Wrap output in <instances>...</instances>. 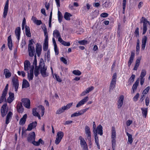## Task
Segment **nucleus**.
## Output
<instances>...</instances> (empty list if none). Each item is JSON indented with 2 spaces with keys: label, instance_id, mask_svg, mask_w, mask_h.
<instances>
[{
  "label": "nucleus",
  "instance_id": "nucleus-62",
  "mask_svg": "<svg viewBox=\"0 0 150 150\" xmlns=\"http://www.w3.org/2000/svg\"><path fill=\"white\" fill-rule=\"evenodd\" d=\"M126 0H123L122 3V8L124 10L125 9Z\"/></svg>",
  "mask_w": 150,
  "mask_h": 150
},
{
  "label": "nucleus",
  "instance_id": "nucleus-26",
  "mask_svg": "<svg viewBox=\"0 0 150 150\" xmlns=\"http://www.w3.org/2000/svg\"><path fill=\"white\" fill-rule=\"evenodd\" d=\"M97 131V133L101 136L103 135V127L101 125H99L96 129Z\"/></svg>",
  "mask_w": 150,
  "mask_h": 150
},
{
  "label": "nucleus",
  "instance_id": "nucleus-49",
  "mask_svg": "<svg viewBox=\"0 0 150 150\" xmlns=\"http://www.w3.org/2000/svg\"><path fill=\"white\" fill-rule=\"evenodd\" d=\"M149 89L150 87L149 86L147 87L143 91L142 94H146L149 91Z\"/></svg>",
  "mask_w": 150,
  "mask_h": 150
},
{
  "label": "nucleus",
  "instance_id": "nucleus-15",
  "mask_svg": "<svg viewBox=\"0 0 150 150\" xmlns=\"http://www.w3.org/2000/svg\"><path fill=\"white\" fill-rule=\"evenodd\" d=\"M42 47L41 45L37 43L36 45V52L38 56L39 57L41 54Z\"/></svg>",
  "mask_w": 150,
  "mask_h": 150
},
{
  "label": "nucleus",
  "instance_id": "nucleus-28",
  "mask_svg": "<svg viewBox=\"0 0 150 150\" xmlns=\"http://www.w3.org/2000/svg\"><path fill=\"white\" fill-rule=\"evenodd\" d=\"M30 66V63L28 60H26L24 62V70L28 71L29 69V67Z\"/></svg>",
  "mask_w": 150,
  "mask_h": 150
},
{
  "label": "nucleus",
  "instance_id": "nucleus-41",
  "mask_svg": "<svg viewBox=\"0 0 150 150\" xmlns=\"http://www.w3.org/2000/svg\"><path fill=\"white\" fill-rule=\"evenodd\" d=\"M58 17L59 21L61 23L63 18V16L62 13L59 11H58Z\"/></svg>",
  "mask_w": 150,
  "mask_h": 150
},
{
  "label": "nucleus",
  "instance_id": "nucleus-47",
  "mask_svg": "<svg viewBox=\"0 0 150 150\" xmlns=\"http://www.w3.org/2000/svg\"><path fill=\"white\" fill-rule=\"evenodd\" d=\"M135 78V75L134 74H132L129 80L128 81L130 83H132L133 82Z\"/></svg>",
  "mask_w": 150,
  "mask_h": 150
},
{
  "label": "nucleus",
  "instance_id": "nucleus-2",
  "mask_svg": "<svg viewBox=\"0 0 150 150\" xmlns=\"http://www.w3.org/2000/svg\"><path fill=\"white\" fill-rule=\"evenodd\" d=\"M140 23H143V27L141 28V29H143L142 34L144 35L146 33L148 29V28L150 27V23L146 18L144 17H142L140 19Z\"/></svg>",
  "mask_w": 150,
  "mask_h": 150
},
{
  "label": "nucleus",
  "instance_id": "nucleus-63",
  "mask_svg": "<svg viewBox=\"0 0 150 150\" xmlns=\"http://www.w3.org/2000/svg\"><path fill=\"white\" fill-rule=\"evenodd\" d=\"M108 14L106 13H103L100 14V16L103 17H107Z\"/></svg>",
  "mask_w": 150,
  "mask_h": 150
},
{
  "label": "nucleus",
  "instance_id": "nucleus-20",
  "mask_svg": "<svg viewBox=\"0 0 150 150\" xmlns=\"http://www.w3.org/2000/svg\"><path fill=\"white\" fill-rule=\"evenodd\" d=\"M139 78H138L136 80L135 83L133 85L132 88V90L133 91L132 93H134L135 91L137 89V88L139 85Z\"/></svg>",
  "mask_w": 150,
  "mask_h": 150
},
{
  "label": "nucleus",
  "instance_id": "nucleus-60",
  "mask_svg": "<svg viewBox=\"0 0 150 150\" xmlns=\"http://www.w3.org/2000/svg\"><path fill=\"white\" fill-rule=\"evenodd\" d=\"M139 93H137L136 95L133 97V100L134 101H136L137 100L139 97Z\"/></svg>",
  "mask_w": 150,
  "mask_h": 150
},
{
  "label": "nucleus",
  "instance_id": "nucleus-53",
  "mask_svg": "<svg viewBox=\"0 0 150 150\" xmlns=\"http://www.w3.org/2000/svg\"><path fill=\"white\" fill-rule=\"evenodd\" d=\"M134 33L135 34L136 37H139V28L137 27L136 28L135 32Z\"/></svg>",
  "mask_w": 150,
  "mask_h": 150
},
{
  "label": "nucleus",
  "instance_id": "nucleus-8",
  "mask_svg": "<svg viewBox=\"0 0 150 150\" xmlns=\"http://www.w3.org/2000/svg\"><path fill=\"white\" fill-rule=\"evenodd\" d=\"M37 125V123L36 121L32 122L31 123H30L28 125V127L27 129L24 131L23 129L22 131V134H23V133L25 132V131H31L33 129L35 128Z\"/></svg>",
  "mask_w": 150,
  "mask_h": 150
},
{
  "label": "nucleus",
  "instance_id": "nucleus-4",
  "mask_svg": "<svg viewBox=\"0 0 150 150\" xmlns=\"http://www.w3.org/2000/svg\"><path fill=\"white\" fill-rule=\"evenodd\" d=\"M117 74L115 73L113 74L111 81L109 87L110 91L113 90L115 86L116 81Z\"/></svg>",
  "mask_w": 150,
  "mask_h": 150
},
{
  "label": "nucleus",
  "instance_id": "nucleus-42",
  "mask_svg": "<svg viewBox=\"0 0 150 150\" xmlns=\"http://www.w3.org/2000/svg\"><path fill=\"white\" fill-rule=\"evenodd\" d=\"M116 132L115 128L113 127L112 128V139H115Z\"/></svg>",
  "mask_w": 150,
  "mask_h": 150
},
{
  "label": "nucleus",
  "instance_id": "nucleus-48",
  "mask_svg": "<svg viewBox=\"0 0 150 150\" xmlns=\"http://www.w3.org/2000/svg\"><path fill=\"white\" fill-rule=\"evenodd\" d=\"M36 54H35V55H34L35 58L34 59V61H33V65L32 66V68L33 67H34V66H35V67H37V60L36 59Z\"/></svg>",
  "mask_w": 150,
  "mask_h": 150
},
{
  "label": "nucleus",
  "instance_id": "nucleus-18",
  "mask_svg": "<svg viewBox=\"0 0 150 150\" xmlns=\"http://www.w3.org/2000/svg\"><path fill=\"white\" fill-rule=\"evenodd\" d=\"M135 54L133 52H131L130 57L129 58L128 62V65L129 67H130L133 62L134 59V57Z\"/></svg>",
  "mask_w": 150,
  "mask_h": 150
},
{
  "label": "nucleus",
  "instance_id": "nucleus-12",
  "mask_svg": "<svg viewBox=\"0 0 150 150\" xmlns=\"http://www.w3.org/2000/svg\"><path fill=\"white\" fill-rule=\"evenodd\" d=\"M124 96L122 95H121L118 98L117 101V108L120 109L122 106L124 100Z\"/></svg>",
  "mask_w": 150,
  "mask_h": 150
},
{
  "label": "nucleus",
  "instance_id": "nucleus-16",
  "mask_svg": "<svg viewBox=\"0 0 150 150\" xmlns=\"http://www.w3.org/2000/svg\"><path fill=\"white\" fill-rule=\"evenodd\" d=\"M17 110L19 113H21L23 112L24 108L21 103L20 102L18 103L17 106Z\"/></svg>",
  "mask_w": 150,
  "mask_h": 150
},
{
  "label": "nucleus",
  "instance_id": "nucleus-22",
  "mask_svg": "<svg viewBox=\"0 0 150 150\" xmlns=\"http://www.w3.org/2000/svg\"><path fill=\"white\" fill-rule=\"evenodd\" d=\"M93 133L95 137V143L97 145L98 149H100V147L99 144V139L97 134V132L96 131L94 132V133Z\"/></svg>",
  "mask_w": 150,
  "mask_h": 150
},
{
  "label": "nucleus",
  "instance_id": "nucleus-38",
  "mask_svg": "<svg viewBox=\"0 0 150 150\" xmlns=\"http://www.w3.org/2000/svg\"><path fill=\"white\" fill-rule=\"evenodd\" d=\"M127 135L128 137V142L131 144L133 142L132 135L128 132L127 133Z\"/></svg>",
  "mask_w": 150,
  "mask_h": 150
},
{
  "label": "nucleus",
  "instance_id": "nucleus-45",
  "mask_svg": "<svg viewBox=\"0 0 150 150\" xmlns=\"http://www.w3.org/2000/svg\"><path fill=\"white\" fill-rule=\"evenodd\" d=\"M88 96H86L80 101V102L83 105L88 100Z\"/></svg>",
  "mask_w": 150,
  "mask_h": 150
},
{
  "label": "nucleus",
  "instance_id": "nucleus-24",
  "mask_svg": "<svg viewBox=\"0 0 150 150\" xmlns=\"http://www.w3.org/2000/svg\"><path fill=\"white\" fill-rule=\"evenodd\" d=\"M27 117V114H25L23 115L22 117L20 120L19 124L21 125H23L25 123Z\"/></svg>",
  "mask_w": 150,
  "mask_h": 150
},
{
  "label": "nucleus",
  "instance_id": "nucleus-25",
  "mask_svg": "<svg viewBox=\"0 0 150 150\" xmlns=\"http://www.w3.org/2000/svg\"><path fill=\"white\" fill-rule=\"evenodd\" d=\"M8 45L10 50H12V42L10 35L8 38Z\"/></svg>",
  "mask_w": 150,
  "mask_h": 150
},
{
  "label": "nucleus",
  "instance_id": "nucleus-40",
  "mask_svg": "<svg viewBox=\"0 0 150 150\" xmlns=\"http://www.w3.org/2000/svg\"><path fill=\"white\" fill-rule=\"evenodd\" d=\"M39 70V67H35L34 70V74L35 76L37 77L40 74Z\"/></svg>",
  "mask_w": 150,
  "mask_h": 150
},
{
  "label": "nucleus",
  "instance_id": "nucleus-39",
  "mask_svg": "<svg viewBox=\"0 0 150 150\" xmlns=\"http://www.w3.org/2000/svg\"><path fill=\"white\" fill-rule=\"evenodd\" d=\"M65 110V107L64 106H62L61 108H59L57 111L56 113L58 114H60L63 112Z\"/></svg>",
  "mask_w": 150,
  "mask_h": 150
},
{
  "label": "nucleus",
  "instance_id": "nucleus-59",
  "mask_svg": "<svg viewBox=\"0 0 150 150\" xmlns=\"http://www.w3.org/2000/svg\"><path fill=\"white\" fill-rule=\"evenodd\" d=\"M45 36V39L44 40V43H48V34L44 35Z\"/></svg>",
  "mask_w": 150,
  "mask_h": 150
},
{
  "label": "nucleus",
  "instance_id": "nucleus-61",
  "mask_svg": "<svg viewBox=\"0 0 150 150\" xmlns=\"http://www.w3.org/2000/svg\"><path fill=\"white\" fill-rule=\"evenodd\" d=\"M149 98L148 97H147L145 99V103L146 105L147 106L149 105Z\"/></svg>",
  "mask_w": 150,
  "mask_h": 150
},
{
  "label": "nucleus",
  "instance_id": "nucleus-29",
  "mask_svg": "<svg viewBox=\"0 0 150 150\" xmlns=\"http://www.w3.org/2000/svg\"><path fill=\"white\" fill-rule=\"evenodd\" d=\"M30 84L28 81L25 79H23L22 86V88H27L29 87Z\"/></svg>",
  "mask_w": 150,
  "mask_h": 150
},
{
  "label": "nucleus",
  "instance_id": "nucleus-50",
  "mask_svg": "<svg viewBox=\"0 0 150 150\" xmlns=\"http://www.w3.org/2000/svg\"><path fill=\"white\" fill-rule=\"evenodd\" d=\"M94 88V87L93 86H91V87H88L86 90V92L87 93H88L90 92L93 90Z\"/></svg>",
  "mask_w": 150,
  "mask_h": 150
},
{
  "label": "nucleus",
  "instance_id": "nucleus-6",
  "mask_svg": "<svg viewBox=\"0 0 150 150\" xmlns=\"http://www.w3.org/2000/svg\"><path fill=\"white\" fill-rule=\"evenodd\" d=\"M79 138L80 141L81 146L83 148V150H88L87 144L83 138L81 136H80Z\"/></svg>",
  "mask_w": 150,
  "mask_h": 150
},
{
  "label": "nucleus",
  "instance_id": "nucleus-34",
  "mask_svg": "<svg viewBox=\"0 0 150 150\" xmlns=\"http://www.w3.org/2000/svg\"><path fill=\"white\" fill-rule=\"evenodd\" d=\"M53 35V36L56 38H57L61 36L60 33L57 30H55L54 31Z\"/></svg>",
  "mask_w": 150,
  "mask_h": 150
},
{
  "label": "nucleus",
  "instance_id": "nucleus-54",
  "mask_svg": "<svg viewBox=\"0 0 150 150\" xmlns=\"http://www.w3.org/2000/svg\"><path fill=\"white\" fill-rule=\"evenodd\" d=\"M87 41L85 40H83L81 41H79L78 43L80 45H85L87 44Z\"/></svg>",
  "mask_w": 150,
  "mask_h": 150
},
{
  "label": "nucleus",
  "instance_id": "nucleus-23",
  "mask_svg": "<svg viewBox=\"0 0 150 150\" xmlns=\"http://www.w3.org/2000/svg\"><path fill=\"white\" fill-rule=\"evenodd\" d=\"M14 99V94L11 92H9V97L7 99V101L9 103H11Z\"/></svg>",
  "mask_w": 150,
  "mask_h": 150
},
{
  "label": "nucleus",
  "instance_id": "nucleus-1",
  "mask_svg": "<svg viewBox=\"0 0 150 150\" xmlns=\"http://www.w3.org/2000/svg\"><path fill=\"white\" fill-rule=\"evenodd\" d=\"M40 73L42 77H45L48 76V73L46 72L47 67L45 66L43 59H41L39 66Z\"/></svg>",
  "mask_w": 150,
  "mask_h": 150
},
{
  "label": "nucleus",
  "instance_id": "nucleus-19",
  "mask_svg": "<svg viewBox=\"0 0 150 150\" xmlns=\"http://www.w3.org/2000/svg\"><path fill=\"white\" fill-rule=\"evenodd\" d=\"M35 133L34 132H33L29 134V136L28 138V140L29 142H30L32 141L35 140Z\"/></svg>",
  "mask_w": 150,
  "mask_h": 150
},
{
  "label": "nucleus",
  "instance_id": "nucleus-13",
  "mask_svg": "<svg viewBox=\"0 0 150 150\" xmlns=\"http://www.w3.org/2000/svg\"><path fill=\"white\" fill-rule=\"evenodd\" d=\"M8 0H7L4 7L3 17L6 18L8 13Z\"/></svg>",
  "mask_w": 150,
  "mask_h": 150
},
{
  "label": "nucleus",
  "instance_id": "nucleus-51",
  "mask_svg": "<svg viewBox=\"0 0 150 150\" xmlns=\"http://www.w3.org/2000/svg\"><path fill=\"white\" fill-rule=\"evenodd\" d=\"M42 28L43 30V32L44 33V35H46V34H47V30L46 27V26L45 25H43V26L42 27Z\"/></svg>",
  "mask_w": 150,
  "mask_h": 150
},
{
  "label": "nucleus",
  "instance_id": "nucleus-9",
  "mask_svg": "<svg viewBox=\"0 0 150 150\" xmlns=\"http://www.w3.org/2000/svg\"><path fill=\"white\" fill-rule=\"evenodd\" d=\"M7 106V104H5L1 107V116L3 117H4L6 115L8 111V109H6Z\"/></svg>",
  "mask_w": 150,
  "mask_h": 150
},
{
  "label": "nucleus",
  "instance_id": "nucleus-33",
  "mask_svg": "<svg viewBox=\"0 0 150 150\" xmlns=\"http://www.w3.org/2000/svg\"><path fill=\"white\" fill-rule=\"evenodd\" d=\"M25 33L26 35L28 37H30L31 36L30 28L27 25L25 26Z\"/></svg>",
  "mask_w": 150,
  "mask_h": 150
},
{
  "label": "nucleus",
  "instance_id": "nucleus-21",
  "mask_svg": "<svg viewBox=\"0 0 150 150\" xmlns=\"http://www.w3.org/2000/svg\"><path fill=\"white\" fill-rule=\"evenodd\" d=\"M147 38L146 36H144L142 40V50H144L146 43Z\"/></svg>",
  "mask_w": 150,
  "mask_h": 150
},
{
  "label": "nucleus",
  "instance_id": "nucleus-27",
  "mask_svg": "<svg viewBox=\"0 0 150 150\" xmlns=\"http://www.w3.org/2000/svg\"><path fill=\"white\" fill-rule=\"evenodd\" d=\"M12 113L11 112H9L6 117V124L7 125L9 122V120L11 118Z\"/></svg>",
  "mask_w": 150,
  "mask_h": 150
},
{
  "label": "nucleus",
  "instance_id": "nucleus-36",
  "mask_svg": "<svg viewBox=\"0 0 150 150\" xmlns=\"http://www.w3.org/2000/svg\"><path fill=\"white\" fill-rule=\"evenodd\" d=\"M7 94L6 93H2V96L0 98V103H2L4 100H6V96Z\"/></svg>",
  "mask_w": 150,
  "mask_h": 150
},
{
  "label": "nucleus",
  "instance_id": "nucleus-56",
  "mask_svg": "<svg viewBox=\"0 0 150 150\" xmlns=\"http://www.w3.org/2000/svg\"><path fill=\"white\" fill-rule=\"evenodd\" d=\"M54 76H55V78L57 80V81H58L61 82L62 81V80L61 79H60L59 76H58L57 74H55Z\"/></svg>",
  "mask_w": 150,
  "mask_h": 150
},
{
  "label": "nucleus",
  "instance_id": "nucleus-35",
  "mask_svg": "<svg viewBox=\"0 0 150 150\" xmlns=\"http://www.w3.org/2000/svg\"><path fill=\"white\" fill-rule=\"evenodd\" d=\"M32 114L34 116L38 117L39 119H41L40 115L39 114L38 112L36 111V108H34L33 109L32 111Z\"/></svg>",
  "mask_w": 150,
  "mask_h": 150
},
{
  "label": "nucleus",
  "instance_id": "nucleus-3",
  "mask_svg": "<svg viewBox=\"0 0 150 150\" xmlns=\"http://www.w3.org/2000/svg\"><path fill=\"white\" fill-rule=\"evenodd\" d=\"M34 41L32 40H29L28 45V51L29 56L30 57H33L34 56L35 53V50L33 45Z\"/></svg>",
  "mask_w": 150,
  "mask_h": 150
},
{
  "label": "nucleus",
  "instance_id": "nucleus-58",
  "mask_svg": "<svg viewBox=\"0 0 150 150\" xmlns=\"http://www.w3.org/2000/svg\"><path fill=\"white\" fill-rule=\"evenodd\" d=\"M72 103H70L67 104L66 106H64L65 107V110H67L69 109L72 105Z\"/></svg>",
  "mask_w": 150,
  "mask_h": 150
},
{
  "label": "nucleus",
  "instance_id": "nucleus-46",
  "mask_svg": "<svg viewBox=\"0 0 150 150\" xmlns=\"http://www.w3.org/2000/svg\"><path fill=\"white\" fill-rule=\"evenodd\" d=\"M146 71L145 70L143 69L142 70L141 73L140 77L141 78H144V77L146 75Z\"/></svg>",
  "mask_w": 150,
  "mask_h": 150
},
{
  "label": "nucleus",
  "instance_id": "nucleus-43",
  "mask_svg": "<svg viewBox=\"0 0 150 150\" xmlns=\"http://www.w3.org/2000/svg\"><path fill=\"white\" fill-rule=\"evenodd\" d=\"M139 39H138L137 41V44L136 46V54H139Z\"/></svg>",
  "mask_w": 150,
  "mask_h": 150
},
{
  "label": "nucleus",
  "instance_id": "nucleus-44",
  "mask_svg": "<svg viewBox=\"0 0 150 150\" xmlns=\"http://www.w3.org/2000/svg\"><path fill=\"white\" fill-rule=\"evenodd\" d=\"M72 73L74 74L77 76H80L81 74V72L78 70L73 71H72Z\"/></svg>",
  "mask_w": 150,
  "mask_h": 150
},
{
  "label": "nucleus",
  "instance_id": "nucleus-30",
  "mask_svg": "<svg viewBox=\"0 0 150 150\" xmlns=\"http://www.w3.org/2000/svg\"><path fill=\"white\" fill-rule=\"evenodd\" d=\"M4 73L6 78H9L11 76V74L8 69H5L4 70Z\"/></svg>",
  "mask_w": 150,
  "mask_h": 150
},
{
  "label": "nucleus",
  "instance_id": "nucleus-52",
  "mask_svg": "<svg viewBox=\"0 0 150 150\" xmlns=\"http://www.w3.org/2000/svg\"><path fill=\"white\" fill-rule=\"evenodd\" d=\"M48 43H44L43 45V49L44 51H46L48 49Z\"/></svg>",
  "mask_w": 150,
  "mask_h": 150
},
{
  "label": "nucleus",
  "instance_id": "nucleus-14",
  "mask_svg": "<svg viewBox=\"0 0 150 150\" xmlns=\"http://www.w3.org/2000/svg\"><path fill=\"white\" fill-rule=\"evenodd\" d=\"M15 33L18 42H19L21 34V28L19 27H17L15 29Z\"/></svg>",
  "mask_w": 150,
  "mask_h": 150
},
{
  "label": "nucleus",
  "instance_id": "nucleus-10",
  "mask_svg": "<svg viewBox=\"0 0 150 150\" xmlns=\"http://www.w3.org/2000/svg\"><path fill=\"white\" fill-rule=\"evenodd\" d=\"M12 82L13 86L14 87L15 91L17 92L19 86V82L18 79L15 77H13L12 79Z\"/></svg>",
  "mask_w": 150,
  "mask_h": 150
},
{
  "label": "nucleus",
  "instance_id": "nucleus-5",
  "mask_svg": "<svg viewBox=\"0 0 150 150\" xmlns=\"http://www.w3.org/2000/svg\"><path fill=\"white\" fill-rule=\"evenodd\" d=\"M64 135V134L62 132H57L56 140L55 142V143L56 144H58L61 141Z\"/></svg>",
  "mask_w": 150,
  "mask_h": 150
},
{
  "label": "nucleus",
  "instance_id": "nucleus-55",
  "mask_svg": "<svg viewBox=\"0 0 150 150\" xmlns=\"http://www.w3.org/2000/svg\"><path fill=\"white\" fill-rule=\"evenodd\" d=\"M81 115L80 112L78 113L75 112V113L71 114V117H75V116H79Z\"/></svg>",
  "mask_w": 150,
  "mask_h": 150
},
{
  "label": "nucleus",
  "instance_id": "nucleus-64",
  "mask_svg": "<svg viewBox=\"0 0 150 150\" xmlns=\"http://www.w3.org/2000/svg\"><path fill=\"white\" fill-rule=\"evenodd\" d=\"M132 121L131 120H129L127 121L126 122V124L127 126H129L132 124Z\"/></svg>",
  "mask_w": 150,
  "mask_h": 150
},
{
  "label": "nucleus",
  "instance_id": "nucleus-31",
  "mask_svg": "<svg viewBox=\"0 0 150 150\" xmlns=\"http://www.w3.org/2000/svg\"><path fill=\"white\" fill-rule=\"evenodd\" d=\"M38 112H40V111H41V112L40 114L42 116L44 114L45 112L44 107L42 105H40L38 107Z\"/></svg>",
  "mask_w": 150,
  "mask_h": 150
},
{
  "label": "nucleus",
  "instance_id": "nucleus-37",
  "mask_svg": "<svg viewBox=\"0 0 150 150\" xmlns=\"http://www.w3.org/2000/svg\"><path fill=\"white\" fill-rule=\"evenodd\" d=\"M71 16V14L68 12H66L64 15V18L67 20H70V17Z\"/></svg>",
  "mask_w": 150,
  "mask_h": 150
},
{
  "label": "nucleus",
  "instance_id": "nucleus-17",
  "mask_svg": "<svg viewBox=\"0 0 150 150\" xmlns=\"http://www.w3.org/2000/svg\"><path fill=\"white\" fill-rule=\"evenodd\" d=\"M33 69L34 67L31 68L30 70V73L29 74L28 71V79L29 81L33 80Z\"/></svg>",
  "mask_w": 150,
  "mask_h": 150
},
{
  "label": "nucleus",
  "instance_id": "nucleus-11",
  "mask_svg": "<svg viewBox=\"0 0 150 150\" xmlns=\"http://www.w3.org/2000/svg\"><path fill=\"white\" fill-rule=\"evenodd\" d=\"M85 130L86 134L87 135V138L89 141L91 140V134L90 129L88 126H86L85 127Z\"/></svg>",
  "mask_w": 150,
  "mask_h": 150
},
{
  "label": "nucleus",
  "instance_id": "nucleus-32",
  "mask_svg": "<svg viewBox=\"0 0 150 150\" xmlns=\"http://www.w3.org/2000/svg\"><path fill=\"white\" fill-rule=\"evenodd\" d=\"M143 116L145 118L146 117L147 114L148 109L147 108H141Z\"/></svg>",
  "mask_w": 150,
  "mask_h": 150
},
{
  "label": "nucleus",
  "instance_id": "nucleus-57",
  "mask_svg": "<svg viewBox=\"0 0 150 150\" xmlns=\"http://www.w3.org/2000/svg\"><path fill=\"white\" fill-rule=\"evenodd\" d=\"M60 59L65 64H67V61L66 59L63 57H61L60 58Z\"/></svg>",
  "mask_w": 150,
  "mask_h": 150
},
{
  "label": "nucleus",
  "instance_id": "nucleus-7",
  "mask_svg": "<svg viewBox=\"0 0 150 150\" xmlns=\"http://www.w3.org/2000/svg\"><path fill=\"white\" fill-rule=\"evenodd\" d=\"M21 101L23 105L26 108L30 109V100L27 98H24L21 99Z\"/></svg>",
  "mask_w": 150,
  "mask_h": 150
}]
</instances>
